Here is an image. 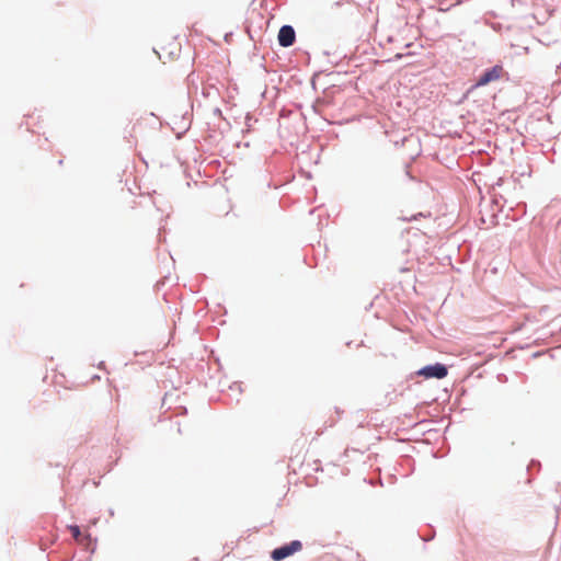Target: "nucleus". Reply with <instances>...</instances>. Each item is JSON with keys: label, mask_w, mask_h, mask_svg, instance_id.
<instances>
[{"label": "nucleus", "mask_w": 561, "mask_h": 561, "mask_svg": "<svg viewBox=\"0 0 561 561\" xmlns=\"http://www.w3.org/2000/svg\"><path fill=\"white\" fill-rule=\"evenodd\" d=\"M302 549V543L299 540H293L287 545H284L279 548L274 549L271 552V558L274 561H282L296 552H299Z\"/></svg>", "instance_id": "nucleus-1"}, {"label": "nucleus", "mask_w": 561, "mask_h": 561, "mask_svg": "<svg viewBox=\"0 0 561 561\" xmlns=\"http://www.w3.org/2000/svg\"><path fill=\"white\" fill-rule=\"evenodd\" d=\"M447 368L443 364H435L425 366L419 370V375L424 376L425 378H437L442 379L447 376Z\"/></svg>", "instance_id": "nucleus-2"}, {"label": "nucleus", "mask_w": 561, "mask_h": 561, "mask_svg": "<svg viewBox=\"0 0 561 561\" xmlns=\"http://www.w3.org/2000/svg\"><path fill=\"white\" fill-rule=\"evenodd\" d=\"M503 73V67L502 66H494L491 69L486 70L477 81L478 87L486 85L488 83L492 81H496L501 78Z\"/></svg>", "instance_id": "nucleus-3"}, {"label": "nucleus", "mask_w": 561, "mask_h": 561, "mask_svg": "<svg viewBox=\"0 0 561 561\" xmlns=\"http://www.w3.org/2000/svg\"><path fill=\"white\" fill-rule=\"evenodd\" d=\"M295 30L290 25H284L278 32V43L283 47H289L295 43Z\"/></svg>", "instance_id": "nucleus-4"}, {"label": "nucleus", "mask_w": 561, "mask_h": 561, "mask_svg": "<svg viewBox=\"0 0 561 561\" xmlns=\"http://www.w3.org/2000/svg\"><path fill=\"white\" fill-rule=\"evenodd\" d=\"M72 537L77 540V541H81V531H80V528L76 525H71L68 527Z\"/></svg>", "instance_id": "nucleus-5"}]
</instances>
